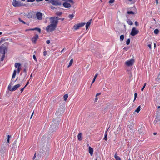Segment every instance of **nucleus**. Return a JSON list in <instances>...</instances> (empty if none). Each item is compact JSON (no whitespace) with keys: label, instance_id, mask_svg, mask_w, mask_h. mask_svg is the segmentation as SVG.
Instances as JSON below:
<instances>
[{"label":"nucleus","instance_id":"obj_14","mask_svg":"<svg viewBox=\"0 0 160 160\" xmlns=\"http://www.w3.org/2000/svg\"><path fill=\"white\" fill-rule=\"evenodd\" d=\"M21 86L20 84H17L14 86L12 88V91H13L16 90L18 88H19Z\"/></svg>","mask_w":160,"mask_h":160},{"label":"nucleus","instance_id":"obj_20","mask_svg":"<svg viewBox=\"0 0 160 160\" xmlns=\"http://www.w3.org/2000/svg\"><path fill=\"white\" fill-rule=\"evenodd\" d=\"M74 28L75 30H77L80 28V25L79 24H76L74 26Z\"/></svg>","mask_w":160,"mask_h":160},{"label":"nucleus","instance_id":"obj_28","mask_svg":"<svg viewBox=\"0 0 160 160\" xmlns=\"http://www.w3.org/2000/svg\"><path fill=\"white\" fill-rule=\"evenodd\" d=\"M73 59H71L70 62H69V64L68 66V67H70L72 64V63H73Z\"/></svg>","mask_w":160,"mask_h":160},{"label":"nucleus","instance_id":"obj_50","mask_svg":"<svg viewBox=\"0 0 160 160\" xmlns=\"http://www.w3.org/2000/svg\"><path fill=\"white\" fill-rule=\"evenodd\" d=\"M35 0H28L27 1L28 2H32L35 1Z\"/></svg>","mask_w":160,"mask_h":160},{"label":"nucleus","instance_id":"obj_55","mask_svg":"<svg viewBox=\"0 0 160 160\" xmlns=\"http://www.w3.org/2000/svg\"><path fill=\"white\" fill-rule=\"evenodd\" d=\"M135 25H136V26H138V22L137 21H136L135 22Z\"/></svg>","mask_w":160,"mask_h":160},{"label":"nucleus","instance_id":"obj_58","mask_svg":"<svg viewBox=\"0 0 160 160\" xmlns=\"http://www.w3.org/2000/svg\"><path fill=\"white\" fill-rule=\"evenodd\" d=\"M137 97V94L136 92H135L134 93V98H136Z\"/></svg>","mask_w":160,"mask_h":160},{"label":"nucleus","instance_id":"obj_45","mask_svg":"<svg viewBox=\"0 0 160 160\" xmlns=\"http://www.w3.org/2000/svg\"><path fill=\"white\" fill-rule=\"evenodd\" d=\"M114 0H110L109 2L110 3H112L114 2Z\"/></svg>","mask_w":160,"mask_h":160},{"label":"nucleus","instance_id":"obj_10","mask_svg":"<svg viewBox=\"0 0 160 160\" xmlns=\"http://www.w3.org/2000/svg\"><path fill=\"white\" fill-rule=\"evenodd\" d=\"M6 149L4 148H1L0 150V156L2 158H3L4 154L5 152Z\"/></svg>","mask_w":160,"mask_h":160},{"label":"nucleus","instance_id":"obj_2","mask_svg":"<svg viewBox=\"0 0 160 160\" xmlns=\"http://www.w3.org/2000/svg\"><path fill=\"white\" fill-rule=\"evenodd\" d=\"M12 5L14 7H20L26 6V4L22 2L19 1L13 0L12 3Z\"/></svg>","mask_w":160,"mask_h":160},{"label":"nucleus","instance_id":"obj_33","mask_svg":"<svg viewBox=\"0 0 160 160\" xmlns=\"http://www.w3.org/2000/svg\"><path fill=\"white\" fill-rule=\"evenodd\" d=\"M62 14V12H57L56 13V15L58 16H60Z\"/></svg>","mask_w":160,"mask_h":160},{"label":"nucleus","instance_id":"obj_62","mask_svg":"<svg viewBox=\"0 0 160 160\" xmlns=\"http://www.w3.org/2000/svg\"><path fill=\"white\" fill-rule=\"evenodd\" d=\"M11 137V136L10 135H8V138L10 139V137Z\"/></svg>","mask_w":160,"mask_h":160},{"label":"nucleus","instance_id":"obj_11","mask_svg":"<svg viewBox=\"0 0 160 160\" xmlns=\"http://www.w3.org/2000/svg\"><path fill=\"white\" fill-rule=\"evenodd\" d=\"M2 54L3 55L2 56V57L1 58V61H3L4 58L5 57V51H7V49L6 48H3L2 49Z\"/></svg>","mask_w":160,"mask_h":160},{"label":"nucleus","instance_id":"obj_27","mask_svg":"<svg viewBox=\"0 0 160 160\" xmlns=\"http://www.w3.org/2000/svg\"><path fill=\"white\" fill-rule=\"evenodd\" d=\"M98 76V73H96L95 76H94V77L93 79V80H92V84H93V83L95 82V79L97 77V76Z\"/></svg>","mask_w":160,"mask_h":160},{"label":"nucleus","instance_id":"obj_13","mask_svg":"<svg viewBox=\"0 0 160 160\" xmlns=\"http://www.w3.org/2000/svg\"><path fill=\"white\" fill-rule=\"evenodd\" d=\"M62 5L65 8H68L71 7V4L68 2H64Z\"/></svg>","mask_w":160,"mask_h":160},{"label":"nucleus","instance_id":"obj_8","mask_svg":"<svg viewBox=\"0 0 160 160\" xmlns=\"http://www.w3.org/2000/svg\"><path fill=\"white\" fill-rule=\"evenodd\" d=\"M139 32L138 30H136L135 28H132L131 32L130 33V34L132 36H134L138 34Z\"/></svg>","mask_w":160,"mask_h":160},{"label":"nucleus","instance_id":"obj_60","mask_svg":"<svg viewBox=\"0 0 160 160\" xmlns=\"http://www.w3.org/2000/svg\"><path fill=\"white\" fill-rule=\"evenodd\" d=\"M29 84V82L28 81L27 83H26V85H25V86L24 87H25V88Z\"/></svg>","mask_w":160,"mask_h":160},{"label":"nucleus","instance_id":"obj_21","mask_svg":"<svg viewBox=\"0 0 160 160\" xmlns=\"http://www.w3.org/2000/svg\"><path fill=\"white\" fill-rule=\"evenodd\" d=\"M114 157L116 160H121L120 158L117 155L116 152L114 155Z\"/></svg>","mask_w":160,"mask_h":160},{"label":"nucleus","instance_id":"obj_63","mask_svg":"<svg viewBox=\"0 0 160 160\" xmlns=\"http://www.w3.org/2000/svg\"><path fill=\"white\" fill-rule=\"evenodd\" d=\"M33 113H34V112H32V115H31V117H30V119L32 118V116L33 115Z\"/></svg>","mask_w":160,"mask_h":160},{"label":"nucleus","instance_id":"obj_35","mask_svg":"<svg viewBox=\"0 0 160 160\" xmlns=\"http://www.w3.org/2000/svg\"><path fill=\"white\" fill-rule=\"evenodd\" d=\"M79 24V25H80V27H82L83 26H84L85 24V23H83V22H82L80 23H78Z\"/></svg>","mask_w":160,"mask_h":160},{"label":"nucleus","instance_id":"obj_4","mask_svg":"<svg viewBox=\"0 0 160 160\" xmlns=\"http://www.w3.org/2000/svg\"><path fill=\"white\" fill-rule=\"evenodd\" d=\"M58 17H53L50 18V22L51 24L54 25L57 27L58 23Z\"/></svg>","mask_w":160,"mask_h":160},{"label":"nucleus","instance_id":"obj_56","mask_svg":"<svg viewBox=\"0 0 160 160\" xmlns=\"http://www.w3.org/2000/svg\"><path fill=\"white\" fill-rule=\"evenodd\" d=\"M101 94V93L100 92H99V93H97L96 95V97H97L98 96V95H99Z\"/></svg>","mask_w":160,"mask_h":160},{"label":"nucleus","instance_id":"obj_64","mask_svg":"<svg viewBox=\"0 0 160 160\" xmlns=\"http://www.w3.org/2000/svg\"><path fill=\"white\" fill-rule=\"evenodd\" d=\"M65 50H66V48H63V49L61 51V52H62Z\"/></svg>","mask_w":160,"mask_h":160},{"label":"nucleus","instance_id":"obj_36","mask_svg":"<svg viewBox=\"0 0 160 160\" xmlns=\"http://www.w3.org/2000/svg\"><path fill=\"white\" fill-rule=\"evenodd\" d=\"M130 39L129 38V39H128V40L126 41V44L128 45H129L130 44Z\"/></svg>","mask_w":160,"mask_h":160},{"label":"nucleus","instance_id":"obj_57","mask_svg":"<svg viewBox=\"0 0 160 160\" xmlns=\"http://www.w3.org/2000/svg\"><path fill=\"white\" fill-rule=\"evenodd\" d=\"M98 99V98L97 97H96V98H95V100H94V102H97V101Z\"/></svg>","mask_w":160,"mask_h":160},{"label":"nucleus","instance_id":"obj_40","mask_svg":"<svg viewBox=\"0 0 160 160\" xmlns=\"http://www.w3.org/2000/svg\"><path fill=\"white\" fill-rule=\"evenodd\" d=\"M146 83H145L144 85V86H143V87L141 88V90L142 91L143 90L145 87V86H146Z\"/></svg>","mask_w":160,"mask_h":160},{"label":"nucleus","instance_id":"obj_22","mask_svg":"<svg viewBox=\"0 0 160 160\" xmlns=\"http://www.w3.org/2000/svg\"><path fill=\"white\" fill-rule=\"evenodd\" d=\"M127 23L130 25H132L133 24V23L131 20L130 19H128L127 21Z\"/></svg>","mask_w":160,"mask_h":160},{"label":"nucleus","instance_id":"obj_61","mask_svg":"<svg viewBox=\"0 0 160 160\" xmlns=\"http://www.w3.org/2000/svg\"><path fill=\"white\" fill-rule=\"evenodd\" d=\"M15 77V75L12 74V79L14 78Z\"/></svg>","mask_w":160,"mask_h":160},{"label":"nucleus","instance_id":"obj_42","mask_svg":"<svg viewBox=\"0 0 160 160\" xmlns=\"http://www.w3.org/2000/svg\"><path fill=\"white\" fill-rule=\"evenodd\" d=\"M33 59L36 61H37V60L36 58V56L35 55H33Z\"/></svg>","mask_w":160,"mask_h":160},{"label":"nucleus","instance_id":"obj_19","mask_svg":"<svg viewBox=\"0 0 160 160\" xmlns=\"http://www.w3.org/2000/svg\"><path fill=\"white\" fill-rule=\"evenodd\" d=\"M78 139L79 140L81 141L82 139V133H79L78 135Z\"/></svg>","mask_w":160,"mask_h":160},{"label":"nucleus","instance_id":"obj_25","mask_svg":"<svg viewBox=\"0 0 160 160\" xmlns=\"http://www.w3.org/2000/svg\"><path fill=\"white\" fill-rule=\"evenodd\" d=\"M140 108H141V106H139L138 108H137V109L135 110V112H137V113H138L140 111Z\"/></svg>","mask_w":160,"mask_h":160},{"label":"nucleus","instance_id":"obj_15","mask_svg":"<svg viewBox=\"0 0 160 160\" xmlns=\"http://www.w3.org/2000/svg\"><path fill=\"white\" fill-rule=\"evenodd\" d=\"M92 20V19H91L90 20H89V21H88L87 22V23L86 24V30H87L88 28L89 27L91 23V21Z\"/></svg>","mask_w":160,"mask_h":160},{"label":"nucleus","instance_id":"obj_9","mask_svg":"<svg viewBox=\"0 0 160 160\" xmlns=\"http://www.w3.org/2000/svg\"><path fill=\"white\" fill-rule=\"evenodd\" d=\"M38 38V35L37 34H36L31 39L32 43L34 44L36 43V42Z\"/></svg>","mask_w":160,"mask_h":160},{"label":"nucleus","instance_id":"obj_39","mask_svg":"<svg viewBox=\"0 0 160 160\" xmlns=\"http://www.w3.org/2000/svg\"><path fill=\"white\" fill-rule=\"evenodd\" d=\"M107 131L105 132V135H104V139L106 141L107 140Z\"/></svg>","mask_w":160,"mask_h":160},{"label":"nucleus","instance_id":"obj_46","mask_svg":"<svg viewBox=\"0 0 160 160\" xmlns=\"http://www.w3.org/2000/svg\"><path fill=\"white\" fill-rule=\"evenodd\" d=\"M20 67H19L18 68V69H17V72H18V73H19L20 72Z\"/></svg>","mask_w":160,"mask_h":160},{"label":"nucleus","instance_id":"obj_24","mask_svg":"<svg viewBox=\"0 0 160 160\" xmlns=\"http://www.w3.org/2000/svg\"><path fill=\"white\" fill-rule=\"evenodd\" d=\"M21 64L18 62H16L15 64V68H17L20 67L21 66Z\"/></svg>","mask_w":160,"mask_h":160},{"label":"nucleus","instance_id":"obj_44","mask_svg":"<svg viewBox=\"0 0 160 160\" xmlns=\"http://www.w3.org/2000/svg\"><path fill=\"white\" fill-rule=\"evenodd\" d=\"M17 73V71L16 70H14V72H13V75H15L16 76Z\"/></svg>","mask_w":160,"mask_h":160},{"label":"nucleus","instance_id":"obj_34","mask_svg":"<svg viewBox=\"0 0 160 160\" xmlns=\"http://www.w3.org/2000/svg\"><path fill=\"white\" fill-rule=\"evenodd\" d=\"M74 15L73 14H70L68 16V17L70 18L71 19H72L74 17Z\"/></svg>","mask_w":160,"mask_h":160},{"label":"nucleus","instance_id":"obj_30","mask_svg":"<svg viewBox=\"0 0 160 160\" xmlns=\"http://www.w3.org/2000/svg\"><path fill=\"white\" fill-rule=\"evenodd\" d=\"M124 38V36L123 35H121L120 36V41H122Z\"/></svg>","mask_w":160,"mask_h":160},{"label":"nucleus","instance_id":"obj_6","mask_svg":"<svg viewBox=\"0 0 160 160\" xmlns=\"http://www.w3.org/2000/svg\"><path fill=\"white\" fill-rule=\"evenodd\" d=\"M48 2L56 6H61L62 4L61 2L58 0H51L48 1Z\"/></svg>","mask_w":160,"mask_h":160},{"label":"nucleus","instance_id":"obj_38","mask_svg":"<svg viewBox=\"0 0 160 160\" xmlns=\"http://www.w3.org/2000/svg\"><path fill=\"white\" fill-rule=\"evenodd\" d=\"M18 19H19V21L20 22H22L24 24H26V22L24 21L21 20L20 18H19Z\"/></svg>","mask_w":160,"mask_h":160},{"label":"nucleus","instance_id":"obj_31","mask_svg":"<svg viewBox=\"0 0 160 160\" xmlns=\"http://www.w3.org/2000/svg\"><path fill=\"white\" fill-rule=\"evenodd\" d=\"M154 33L156 34H157L158 33L159 30L158 29H155L154 31Z\"/></svg>","mask_w":160,"mask_h":160},{"label":"nucleus","instance_id":"obj_47","mask_svg":"<svg viewBox=\"0 0 160 160\" xmlns=\"http://www.w3.org/2000/svg\"><path fill=\"white\" fill-rule=\"evenodd\" d=\"M61 20L62 21H63L64 20V18H59L58 17V20Z\"/></svg>","mask_w":160,"mask_h":160},{"label":"nucleus","instance_id":"obj_23","mask_svg":"<svg viewBox=\"0 0 160 160\" xmlns=\"http://www.w3.org/2000/svg\"><path fill=\"white\" fill-rule=\"evenodd\" d=\"M156 80L158 82H160V72L158 74V76L157 78H156Z\"/></svg>","mask_w":160,"mask_h":160},{"label":"nucleus","instance_id":"obj_18","mask_svg":"<svg viewBox=\"0 0 160 160\" xmlns=\"http://www.w3.org/2000/svg\"><path fill=\"white\" fill-rule=\"evenodd\" d=\"M144 127L142 125H141V128H139L138 130V132L140 133H141L142 132L143 130L144 129Z\"/></svg>","mask_w":160,"mask_h":160},{"label":"nucleus","instance_id":"obj_17","mask_svg":"<svg viewBox=\"0 0 160 160\" xmlns=\"http://www.w3.org/2000/svg\"><path fill=\"white\" fill-rule=\"evenodd\" d=\"M88 151L89 153L91 156L92 155L93 152V148L90 147H89Z\"/></svg>","mask_w":160,"mask_h":160},{"label":"nucleus","instance_id":"obj_43","mask_svg":"<svg viewBox=\"0 0 160 160\" xmlns=\"http://www.w3.org/2000/svg\"><path fill=\"white\" fill-rule=\"evenodd\" d=\"M156 118H155V120L156 122H158L159 121H160V120L158 119V116L157 115L156 116Z\"/></svg>","mask_w":160,"mask_h":160},{"label":"nucleus","instance_id":"obj_29","mask_svg":"<svg viewBox=\"0 0 160 160\" xmlns=\"http://www.w3.org/2000/svg\"><path fill=\"white\" fill-rule=\"evenodd\" d=\"M68 97V95L67 94H65L63 97L64 100L65 101H66V100L67 99Z\"/></svg>","mask_w":160,"mask_h":160},{"label":"nucleus","instance_id":"obj_12","mask_svg":"<svg viewBox=\"0 0 160 160\" xmlns=\"http://www.w3.org/2000/svg\"><path fill=\"white\" fill-rule=\"evenodd\" d=\"M36 17L37 19L39 20H41L42 18V15L41 13L38 12L36 14Z\"/></svg>","mask_w":160,"mask_h":160},{"label":"nucleus","instance_id":"obj_59","mask_svg":"<svg viewBox=\"0 0 160 160\" xmlns=\"http://www.w3.org/2000/svg\"><path fill=\"white\" fill-rule=\"evenodd\" d=\"M148 47L150 48L151 49V44H148Z\"/></svg>","mask_w":160,"mask_h":160},{"label":"nucleus","instance_id":"obj_54","mask_svg":"<svg viewBox=\"0 0 160 160\" xmlns=\"http://www.w3.org/2000/svg\"><path fill=\"white\" fill-rule=\"evenodd\" d=\"M23 72H25V75L26 76L27 75V73L26 72V69H24L23 70Z\"/></svg>","mask_w":160,"mask_h":160},{"label":"nucleus","instance_id":"obj_41","mask_svg":"<svg viewBox=\"0 0 160 160\" xmlns=\"http://www.w3.org/2000/svg\"><path fill=\"white\" fill-rule=\"evenodd\" d=\"M34 28H31V29H26L25 30V31L26 32H27L29 31H34Z\"/></svg>","mask_w":160,"mask_h":160},{"label":"nucleus","instance_id":"obj_32","mask_svg":"<svg viewBox=\"0 0 160 160\" xmlns=\"http://www.w3.org/2000/svg\"><path fill=\"white\" fill-rule=\"evenodd\" d=\"M127 13L129 14H134V13L132 11H128L127 12Z\"/></svg>","mask_w":160,"mask_h":160},{"label":"nucleus","instance_id":"obj_48","mask_svg":"<svg viewBox=\"0 0 160 160\" xmlns=\"http://www.w3.org/2000/svg\"><path fill=\"white\" fill-rule=\"evenodd\" d=\"M25 88V87H24L22 88L21 89V90H20V91H21V92L20 93H22V92L23 91L24 89Z\"/></svg>","mask_w":160,"mask_h":160},{"label":"nucleus","instance_id":"obj_49","mask_svg":"<svg viewBox=\"0 0 160 160\" xmlns=\"http://www.w3.org/2000/svg\"><path fill=\"white\" fill-rule=\"evenodd\" d=\"M3 48H6V47H3ZM3 48H2L1 47H0V52L1 53H2V49Z\"/></svg>","mask_w":160,"mask_h":160},{"label":"nucleus","instance_id":"obj_7","mask_svg":"<svg viewBox=\"0 0 160 160\" xmlns=\"http://www.w3.org/2000/svg\"><path fill=\"white\" fill-rule=\"evenodd\" d=\"M134 62V60L133 59H131L130 60L126 61L125 64L128 66H132Z\"/></svg>","mask_w":160,"mask_h":160},{"label":"nucleus","instance_id":"obj_53","mask_svg":"<svg viewBox=\"0 0 160 160\" xmlns=\"http://www.w3.org/2000/svg\"><path fill=\"white\" fill-rule=\"evenodd\" d=\"M46 43L47 44H49L50 43V41L49 40H48L46 41Z\"/></svg>","mask_w":160,"mask_h":160},{"label":"nucleus","instance_id":"obj_3","mask_svg":"<svg viewBox=\"0 0 160 160\" xmlns=\"http://www.w3.org/2000/svg\"><path fill=\"white\" fill-rule=\"evenodd\" d=\"M65 110V108L64 107H60L56 111L55 114L58 117L61 116L64 112Z\"/></svg>","mask_w":160,"mask_h":160},{"label":"nucleus","instance_id":"obj_16","mask_svg":"<svg viewBox=\"0 0 160 160\" xmlns=\"http://www.w3.org/2000/svg\"><path fill=\"white\" fill-rule=\"evenodd\" d=\"M134 125L133 122H131L130 125L128 126V127L130 130L132 131V128Z\"/></svg>","mask_w":160,"mask_h":160},{"label":"nucleus","instance_id":"obj_1","mask_svg":"<svg viewBox=\"0 0 160 160\" xmlns=\"http://www.w3.org/2000/svg\"><path fill=\"white\" fill-rule=\"evenodd\" d=\"M59 121L58 119L54 118L53 119L52 123L50 126L49 132H52L55 131L58 128Z\"/></svg>","mask_w":160,"mask_h":160},{"label":"nucleus","instance_id":"obj_51","mask_svg":"<svg viewBox=\"0 0 160 160\" xmlns=\"http://www.w3.org/2000/svg\"><path fill=\"white\" fill-rule=\"evenodd\" d=\"M50 8L52 10H54L56 8L54 7L53 6H51Z\"/></svg>","mask_w":160,"mask_h":160},{"label":"nucleus","instance_id":"obj_26","mask_svg":"<svg viewBox=\"0 0 160 160\" xmlns=\"http://www.w3.org/2000/svg\"><path fill=\"white\" fill-rule=\"evenodd\" d=\"M34 30H37L38 32L39 33H40L41 32V30L40 28H34Z\"/></svg>","mask_w":160,"mask_h":160},{"label":"nucleus","instance_id":"obj_5","mask_svg":"<svg viewBox=\"0 0 160 160\" xmlns=\"http://www.w3.org/2000/svg\"><path fill=\"white\" fill-rule=\"evenodd\" d=\"M57 27L54 25L51 24L46 27V30L47 32H52L56 29Z\"/></svg>","mask_w":160,"mask_h":160},{"label":"nucleus","instance_id":"obj_37","mask_svg":"<svg viewBox=\"0 0 160 160\" xmlns=\"http://www.w3.org/2000/svg\"><path fill=\"white\" fill-rule=\"evenodd\" d=\"M12 88H11V85L10 84H9L8 87V90L11 91H12Z\"/></svg>","mask_w":160,"mask_h":160},{"label":"nucleus","instance_id":"obj_52","mask_svg":"<svg viewBox=\"0 0 160 160\" xmlns=\"http://www.w3.org/2000/svg\"><path fill=\"white\" fill-rule=\"evenodd\" d=\"M47 54V52L46 51H45L43 52V55L44 56H45Z\"/></svg>","mask_w":160,"mask_h":160}]
</instances>
